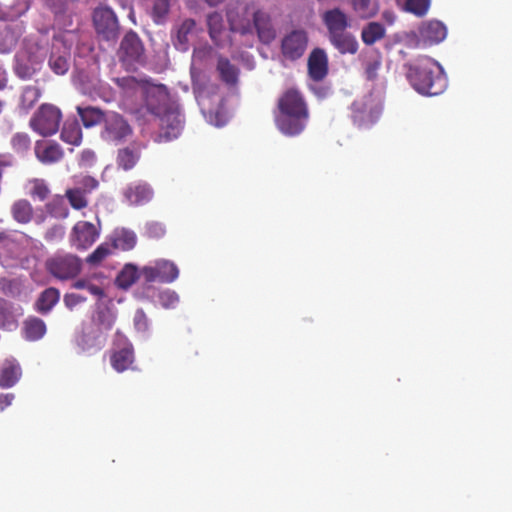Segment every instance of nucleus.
Returning a JSON list of instances; mask_svg holds the SVG:
<instances>
[{
	"instance_id": "obj_15",
	"label": "nucleus",
	"mask_w": 512,
	"mask_h": 512,
	"mask_svg": "<svg viewBox=\"0 0 512 512\" xmlns=\"http://www.w3.org/2000/svg\"><path fill=\"white\" fill-rule=\"evenodd\" d=\"M35 154L39 161L50 164L59 161L63 156V151L57 143L38 141L35 145Z\"/></svg>"
},
{
	"instance_id": "obj_10",
	"label": "nucleus",
	"mask_w": 512,
	"mask_h": 512,
	"mask_svg": "<svg viewBox=\"0 0 512 512\" xmlns=\"http://www.w3.org/2000/svg\"><path fill=\"white\" fill-rule=\"evenodd\" d=\"M97 33L107 41H114L118 36V22L114 12L107 7L98 8L93 16Z\"/></svg>"
},
{
	"instance_id": "obj_30",
	"label": "nucleus",
	"mask_w": 512,
	"mask_h": 512,
	"mask_svg": "<svg viewBox=\"0 0 512 512\" xmlns=\"http://www.w3.org/2000/svg\"><path fill=\"white\" fill-rule=\"evenodd\" d=\"M111 253V245L107 242L100 244L94 251L91 253L86 261L92 265H98L103 260H105Z\"/></svg>"
},
{
	"instance_id": "obj_14",
	"label": "nucleus",
	"mask_w": 512,
	"mask_h": 512,
	"mask_svg": "<svg viewBox=\"0 0 512 512\" xmlns=\"http://www.w3.org/2000/svg\"><path fill=\"white\" fill-rule=\"evenodd\" d=\"M22 376V369L19 362L14 358L5 359L0 367V387L11 388Z\"/></svg>"
},
{
	"instance_id": "obj_16",
	"label": "nucleus",
	"mask_w": 512,
	"mask_h": 512,
	"mask_svg": "<svg viewBox=\"0 0 512 512\" xmlns=\"http://www.w3.org/2000/svg\"><path fill=\"white\" fill-rule=\"evenodd\" d=\"M113 248L128 251L135 247L137 242L136 234L125 228H118L110 236Z\"/></svg>"
},
{
	"instance_id": "obj_29",
	"label": "nucleus",
	"mask_w": 512,
	"mask_h": 512,
	"mask_svg": "<svg viewBox=\"0 0 512 512\" xmlns=\"http://www.w3.org/2000/svg\"><path fill=\"white\" fill-rule=\"evenodd\" d=\"M98 187V181L91 176L81 175L74 177L73 188H78L84 195L90 194Z\"/></svg>"
},
{
	"instance_id": "obj_28",
	"label": "nucleus",
	"mask_w": 512,
	"mask_h": 512,
	"mask_svg": "<svg viewBox=\"0 0 512 512\" xmlns=\"http://www.w3.org/2000/svg\"><path fill=\"white\" fill-rule=\"evenodd\" d=\"M70 205L74 209H82L85 208L88 204L87 196L84 195L82 191H80L78 188H69L66 190L65 193Z\"/></svg>"
},
{
	"instance_id": "obj_34",
	"label": "nucleus",
	"mask_w": 512,
	"mask_h": 512,
	"mask_svg": "<svg viewBox=\"0 0 512 512\" xmlns=\"http://www.w3.org/2000/svg\"><path fill=\"white\" fill-rule=\"evenodd\" d=\"M160 272L158 267L156 266H145L142 268L141 272H139V279H142L144 283L149 284L158 278Z\"/></svg>"
},
{
	"instance_id": "obj_31",
	"label": "nucleus",
	"mask_w": 512,
	"mask_h": 512,
	"mask_svg": "<svg viewBox=\"0 0 512 512\" xmlns=\"http://www.w3.org/2000/svg\"><path fill=\"white\" fill-rule=\"evenodd\" d=\"M30 195L37 197L39 200H45L49 195V188L47 184L40 179H34L30 182Z\"/></svg>"
},
{
	"instance_id": "obj_36",
	"label": "nucleus",
	"mask_w": 512,
	"mask_h": 512,
	"mask_svg": "<svg viewBox=\"0 0 512 512\" xmlns=\"http://www.w3.org/2000/svg\"><path fill=\"white\" fill-rule=\"evenodd\" d=\"M86 301V298L77 293H67L64 295L63 302L69 310Z\"/></svg>"
},
{
	"instance_id": "obj_27",
	"label": "nucleus",
	"mask_w": 512,
	"mask_h": 512,
	"mask_svg": "<svg viewBox=\"0 0 512 512\" xmlns=\"http://www.w3.org/2000/svg\"><path fill=\"white\" fill-rule=\"evenodd\" d=\"M100 279H102V277L95 278L98 282H95L94 279L90 277L79 279L73 283V287L76 289H85L91 295L100 299L104 296V290L102 283H100Z\"/></svg>"
},
{
	"instance_id": "obj_6",
	"label": "nucleus",
	"mask_w": 512,
	"mask_h": 512,
	"mask_svg": "<svg viewBox=\"0 0 512 512\" xmlns=\"http://www.w3.org/2000/svg\"><path fill=\"white\" fill-rule=\"evenodd\" d=\"M103 124L101 138L107 142L118 143L132 133L128 122L116 112H107Z\"/></svg>"
},
{
	"instance_id": "obj_40",
	"label": "nucleus",
	"mask_w": 512,
	"mask_h": 512,
	"mask_svg": "<svg viewBox=\"0 0 512 512\" xmlns=\"http://www.w3.org/2000/svg\"><path fill=\"white\" fill-rule=\"evenodd\" d=\"M55 215L58 217L66 218L68 216V211L67 209H64L61 213L55 212Z\"/></svg>"
},
{
	"instance_id": "obj_39",
	"label": "nucleus",
	"mask_w": 512,
	"mask_h": 512,
	"mask_svg": "<svg viewBox=\"0 0 512 512\" xmlns=\"http://www.w3.org/2000/svg\"><path fill=\"white\" fill-rule=\"evenodd\" d=\"M135 326L137 329H145L146 328V319L142 312H137L134 318Z\"/></svg>"
},
{
	"instance_id": "obj_41",
	"label": "nucleus",
	"mask_w": 512,
	"mask_h": 512,
	"mask_svg": "<svg viewBox=\"0 0 512 512\" xmlns=\"http://www.w3.org/2000/svg\"><path fill=\"white\" fill-rule=\"evenodd\" d=\"M153 18H154V21H155L156 23H158V21H159V19H160V15L157 13V11H156V10L154 11Z\"/></svg>"
},
{
	"instance_id": "obj_17",
	"label": "nucleus",
	"mask_w": 512,
	"mask_h": 512,
	"mask_svg": "<svg viewBox=\"0 0 512 512\" xmlns=\"http://www.w3.org/2000/svg\"><path fill=\"white\" fill-rule=\"evenodd\" d=\"M46 331V324L42 319L30 317L23 323L22 336L27 341H38L44 337Z\"/></svg>"
},
{
	"instance_id": "obj_20",
	"label": "nucleus",
	"mask_w": 512,
	"mask_h": 512,
	"mask_svg": "<svg viewBox=\"0 0 512 512\" xmlns=\"http://www.w3.org/2000/svg\"><path fill=\"white\" fill-rule=\"evenodd\" d=\"M13 219L21 224L29 223L33 217V208L28 200L20 199L11 206Z\"/></svg>"
},
{
	"instance_id": "obj_8",
	"label": "nucleus",
	"mask_w": 512,
	"mask_h": 512,
	"mask_svg": "<svg viewBox=\"0 0 512 512\" xmlns=\"http://www.w3.org/2000/svg\"><path fill=\"white\" fill-rule=\"evenodd\" d=\"M110 363L117 372H124L134 363L132 344L121 333H116L115 348L110 356Z\"/></svg>"
},
{
	"instance_id": "obj_21",
	"label": "nucleus",
	"mask_w": 512,
	"mask_h": 512,
	"mask_svg": "<svg viewBox=\"0 0 512 512\" xmlns=\"http://www.w3.org/2000/svg\"><path fill=\"white\" fill-rule=\"evenodd\" d=\"M60 293L55 288H48L41 293L36 302V309L42 314L48 313L59 301Z\"/></svg>"
},
{
	"instance_id": "obj_11",
	"label": "nucleus",
	"mask_w": 512,
	"mask_h": 512,
	"mask_svg": "<svg viewBox=\"0 0 512 512\" xmlns=\"http://www.w3.org/2000/svg\"><path fill=\"white\" fill-rule=\"evenodd\" d=\"M142 54L143 47L139 37L134 32L127 33L121 42V60L131 66L141 60Z\"/></svg>"
},
{
	"instance_id": "obj_37",
	"label": "nucleus",
	"mask_w": 512,
	"mask_h": 512,
	"mask_svg": "<svg viewBox=\"0 0 512 512\" xmlns=\"http://www.w3.org/2000/svg\"><path fill=\"white\" fill-rule=\"evenodd\" d=\"M95 160V154L91 150H84L81 154V163L90 166Z\"/></svg>"
},
{
	"instance_id": "obj_25",
	"label": "nucleus",
	"mask_w": 512,
	"mask_h": 512,
	"mask_svg": "<svg viewBox=\"0 0 512 512\" xmlns=\"http://www.w3.org/2000/svg\"><path fill=\"white\" fill-rule=\"evenodd\" d=\"M138 160L139 153L133 148L125 147L118 151L117 165L125 171L132 169Z\"/></svg>"
},
{
	"instance_id": "obj_1",
	"label": "nucleus",
	"mask_w": 512,
	"mask_h": 512,
	"mask_svg": "<svg viewBox=\"0 0 512 512\" xmlns=\"http://www.w3.org/2000/svg\"><path fill=\"white\" fill-rule=\"evenodd\" d=\"M116 84L127 94L141 91L145 96V104L141 108L143 115H148V121L158 120L160 116V87L149 85L146 79H136L128 76L115 79Z\"/></svg>"
},
{
	"instance_id": "obj_38",
	"label": "nucleus",
	"mask_w": 512,
	"mask_h": 512,
	"mask_svg": "<svg viewBox=\"0 0 512 512\" xmlns=\"http://www.w3.org/2000/svg\"><path fill=\"white\" fill-rule=\"evenodd\" d=\"M14 400V394L6 393L0 394V410L3 411L6 407L10 406Z\"/></svg>"
},
{
	"instance_id": "obj_33",
	"label": "nucleus",
	"mask_w": 512,
	"mask_h": 512,
	"mask_svg": "<svg viewBox=\"0 0 512 512\" xmlns=\"http://www.w3.org/2000/svg\"><path fill=\"white\" fill-rule=\"evenodd\" d=\"M13 149L18 153L26 152L31 144L29 136L25 133H17L11 139Z\"/></svg>"
},
{
	"instance_id": "obj_26",
	"label": "nucleus",
	"mask_w": 512,
	"mask_h": 512,
	"mask_svg": "<svg viewBox=\"0 0 512 512\" xmlns=\"http://www.w3.org/2000/svg\"><path fill=\"white\" fill-rule=\"evenodd\" d=\"M139 279V272L137 267L133 264H126L119 272L116 278V283L120 288L127 289Z\"/></svg>"
},
{
	"instance_id": "obj_9",
	"label": "nucleus",
	"mask_w": 512,
	"mask_h": 512,
	"mask_svg": "<svg viewBox=\"0 0 512 512\" xmlns=\"http://www.w3.org/2000/svg\"><path fill=\"white\" fill-rule=\"evenodd\" d=\"M100 235V229L88 221H78L72 228L69 239L76 249L89 248Z\"/></svg>"
},
{
	"instance_id": "obj_3",
	"label": "nucleus",
	"mask_w": 512,
	"mask_h": 512,
	"mask_svg": "<svg viewBox=\"0 0 512 512\" xmlns=\"http://www.w3.org/2000/svg\"><path fill=\"white\" fill-rule=\"evenodd\" d=\"M61 118V111L57 107L43 104L31 118L30 127L41 136H50L58 131Z\"/></svg>"
},
{
	"instance_id": "obj_4",
	"label": "nucleus",
	"mask_w": 512,
	"mask_h": 512,
	"mask_svg": "<svg viewBox=\"0 0 512 512\" xmlns=\"http://www.w3.org/2000/svg\"><path fill=\"white\" fill-rule=\"evenodd\" d=\"M107 337L99 328L89 323L82 324L73 337V344L78 353L92 354L101 350L106 343Z\"/></svg>"
},
{
	"instance_id": "obj_22",
	"label": "nucleus",
	"mask_w": 512,
	"mask_h": 512,
	"mask_svg": "<svg viewBox=\"0 0 512 512\" xmlns=\"http://www.w3.org/2000/svg\"><path fill=\"white\" fill-rule=\"evenodd\" d=\"M61 139L71 145H80L82 141V130L77 121L65 122L61 132Z\"/></svg>"
},
{
	"instance_id": "obj_19",
	"label": "nucleus",
	"mask_w": 512,
	"mask_h": 512,
	"mask_svg": "<svg viewBox=\"0 0 512 512\" xmlns=\"http://www.w3.org/2000/svg\"><path fill=\"white\" fill-rule=\"evenodd\" d=\"M76 110L84 127L86 128H91L104 122L106 113H103L99 108L92 106H77Z\"/></svg>"
},
{
	"instance_id": "obj_5",
	"label": "nucleus",
	"mask_w": 512,
	"mask_h": 512,
	"mask_svg": "<svg viewBox=\"0 0 512 512\" xmlns=\"http://www.w3.org/2000/svg\"><path fill=\"white\" fill-rule=\"evenodd\" d=\"M73 35L63 33L56 35L52 43V52L49 58L50 68L58 75H63L69 68V51L72 46Z\"/></svg>"
},
{
	"instance_id": "obj_7",
	"label": "nucleus",
	"mask_w": 512,
	"mask_h": 512,
	"mask_svg": "<svg viewBox=\"0 0 512 512\" xmlns=\"http://www.w3.org/2000/svg\"><path fill=\"white\" fill-rule=\"evenodd\" d=\"M50 273L60 280L76 277L81 270V260L72 254H59L47 263Z\"/></svg>"
},
{
	"instance_id": "obj_2",
	"label": "nucleus",
	"mask_w": 512,
	"mask_h": 512,
	"mask_svg": "<svg viewBox=\"0 0 512 512\" xmlns=\"http://www.w3.org/2000/svg\"><path fill=\"white\" fill-rule=\"evenodd\" d=\"M46 53V48L38 42L26 40L15 56V73L22 79L31 78L40 70Z\"/></svg>"
},
{
	"instance_id": "obj_42",
	"label": "nucleus",
	"mask_w": 512,
	"mask_h": 512,
	"mask_svg": "<svg viewBox=\"0 0 512 512\" xmlns=\"http://www.w3.org/2000/svg\"><path fill=\"white\" fill-rule=\"evenodd\" d=\"M82 92H83L84 94H88V95H90V96H92V97L94 96V94H93L92 92H90V91L82 90Z\"/></svg>"
},
{
	"instance_id": "obj_35",
	"label": "nucleus",
	"mask_w": 512,
	"mask_h": 512,
	"mask_svg": "<svg viewBox=\"0 0 512 512\" xmlns=\"http://www.w3.org/2000/svg\"><path fill=\"white\" fill-rule=\"evenodd\" d=\"M65 235V227L57 224L50 227L45 233V240L48 242H58Z\"/></svg>"
},
{
	"instance_id": "obj_12",
	"label": "nucleus",
	"mask_w": 512,
	"mask_h": 512,
	"mask_svg": "<svg viewBox=\"0 0 512 512\" xmlns=\"http://www.w3.org/2000/svg\"><path fill=\"white\" fill-rule=\"evenodd\" d=\"M22 309L10 301L0 297V329L13 331L18 327Z\"/></svg>"
},
{
	"instance_id": "obj_23",
	"label": "nucleus",
	"mask_w": 512,
	"mask_h": 512,
	"mask_svg": "<svg viewBox=\"0 0 512 512\" xmlns=\"http://www.w3.org/2000/svg\"><path fill=\"white\" fill-rule=\"evenodd\" d=\"M19 244L15 235L1 232L0 233V257H16L19 254Z\"/></svg>"
},
{
	"instance_id": "obj_24",
	"label": "nucleus",
	"mask_w": 512,
	"mask_h": 512,
	"mask_svg": "<svg viewBox=\"0 0 512 512\" xmlns=\"http://www.w3.org/2000/svg\"><path fill=\"white\" fill-rule=\"evenodd\" d=\"M40 96L41 91L38 87L32 85L24 87L20 96L19 109L27 113L39 100Z\"/></svg>"
},
{
	"instance_id": "obj_18",
	"label": "nucleus",
	"mask_w": 512,
	"mask_h": 512,
	"mask_svg": "<svg viewBox=\"0 0 512 512\" xmlns=\"http://www.w3.org/2000/svg\"><path fill=\"white\" fill-rule=\"evenodd\" d=\"M114 322V313L110 309L98 305L94 315L92 316V321L89 324L95 325L104 332V335L107 337V333L112 329Z\"/></svg>"
},
{
	"instance_id": "obj_13",
	"label": "nucleus",
	"mask_w": 512,
	"mask_h": 512,
	"mask_svg": "<svg viewBox=\"0 0 512 512\" xmlns=\"http://www.w3.org/2000/svg\"><path fill=\"white\" fill-rule=\"evenodd\" d=\"M126 202L130 205H143L153 198V190L145 182H133L123 192Z\"/></svg>"
},
{
	"instance_id": "obj_32",
	"label": "nucleus",
	"mask_w": 512,
	"mask_h": 512,
	"mask_svg": "<svg viewBox=\"0 0 512 512\" xmlns=\"http://www.w3.org/2000/svg\"><path fill=\"white\" fill-rule=\"evenodd\" d=\"M16 37L10 29L0 31V52H9L16 44Z\"/></svg>"
}]
</instances>
